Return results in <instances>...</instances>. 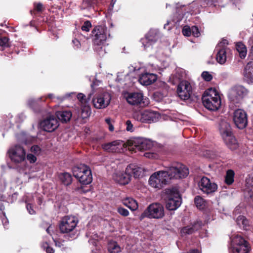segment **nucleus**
<instances>
[{"label": "nucleus", "mask_w": 253, "mask_h": 253, "mask_svg": "<svg viewBox=\"0 0 253 253\" xmlns=\"http://www.w3.org/2000/svg\"><path fill=\"white\" fill-rule=\"evenodd\" d=\"M78 220L73 216H65L61 220L59 229L61 233H68L73 232L76 227Z\"/></svg>", "instance_id": "nucleus-10"}, {"label": "nucleus", "mask_w": 253, "mask_h": 253, "mask_svg": "<svg viewBox=\"0 0 253 253\" xmlns=\"http://www.w3.org/2000/svg\"><path fill=\"white\" fill-rule=\"evenodd\" d=\"M235 173L232 169H229L227 171L225 181L228 185H231L234 182Z\"/></svg>", "instance_id": "nucleus-40"}, {"label": "nucleus", "mask_w": 253, "mask_h": 253, "mask_svg": "<svg viewBox=\"0 0 253 253\" xmlns=\"http://www.w3.org/2000/svg\"><path fill=\"white\" fill-rule=\"evenodd\" d=\"M156 80L157 76L155 74L145 73L139 76L138 81L143 85H148L155 82Z\"/></svg>", "instance_id": "nucleus-25"}, {"label": "nucleus", "mask_w": 253, "mask_h": 253, "mask_svg": "<svg viewBox=\"0 0 253 253\" xmlns=\"http://www.w3.org/2000/svg\"><path fill=\"white\" fill-rule=\"evenodd\" d=\"M248 45L251 47L250 55L253 56V37H250L248 41Z\"/></svg>", "instance_id": "nucleus-50"}, {"label": "nucleus", "mask_w": 253, "mask_h": 253, "mask_svg": "<svg viewBox=\"0 0 253 253\" xmlns=\"http://www.w3.org/2000/svg\"><path fill=\"white\" fill-rule=\"evenodd\" d=\"M73 47L75 49H78L81 47V43L79 40L75 38L72 40Z\"/></svg>", "instance_id": "nucleus-53"}, {"label": "nucleus", "mask_w": 253, "mask_h": 253, "mask_svg": "<svg viewBox=\"0 0 253 253\" xmlns=\"http://www.w3.org/2000/svg\"><path fill=\"white\" fill-rule=\"evenodd\" d=\"M96 1V0H83V6L84 8L93 6Z\"/></svg>", "instance_id": "nucleus-42"}, {"label": "nucleus", "mask_w": 253, "mask_h": 253, "mask_svg": "<svg viewBox=\"0 0 253 253\" xmlns=\"http://www.w3.org/2000/svg\"><path fill=\"white\" fill-rule=\"evenodd\" d=\"M125 97L128 103L131 105H145L147 104V99L144 98L143 93L140 92H129Z\"/></svg>", "instance_id": "nucleus-14"}, {"label": "nucleus", "mask_w": 253, "mask_h": 253, "mask_svg": "<svg viewBox=\"0 0 253 253\" xmlns=\"http://www.w3.org/2000/svg\"><path fill=\"white\" fill-rule=\"evenodd\" d=\"M189 174L188 169L181 164H174L165 170H160L153 173L149 179V183L154 188L161 189L169 184L172 179L185 178Z\"/></svg>", "instance_id": "nucleus-1"}, {"label": "nucleus", "mask_w": 253, "mask_h": 253, "mask_svg": "<svg viewBox=\"0 0 253 253\" xmlns=\"http://www.w3.org/2000/svg\"><path fill=\"white\" fill-rule=\"evenodd\" d=\"M8 153L13 162L16 164L24 163L26 158V152L20 145H15L10 147Z\"/></svg>", "instance_id": "nucleus-9"}, {"label": "nucleus", "mask_w": 253, "mask_h": 253, "mask_svg": "<svg viewBox=\"0 0 253 253\" xmlns=\"http://www.w3.org/2000/svg\"><path fill=\"white\" fill-rule=\"evenodd\" d=\"M177 92L181 100H187L192 94V86L189 82L184 80L182 81L177 86Z\"/></svg>", "instance_id": "nucleus-13"}, {"label": "nucleus", "mask_w": 253, "mask_h": 253, "mask_svg": "<svg viewBox=\"0 0 253 253\" xmlns=\"http://www.w3.org/2000/svg\"><path fill=\"white\" fill-rule=\"evenodd\" d=\"M159 36L157 31L151 30L145 36V38L141 39L144 49L149 50L152 45L157 41Z\"/></svg>", "instance_id": "nucleus-18"}, {"label": "nucleus", "mask_w": 253, "mask_h": 253, "mask_svg": "<svg viewBox=\"0 0 253 253\" xmlns=\"http://www.w3.org/2000/svg\"><path fill=\"white\" fill-rule=\"evenodd\" d=\"M33 196L31 194H28L24 197V200L27 204L28 203H31L33 200Z\"/></svg>", "instance_id": "nucleus-55"}, {"label": "nucleus", "mask_w": 253, "mask_h": 253, "mask_svg": "<svg viewBox=\"0 0 253 253\" xmlns=\"http://www.w3.org/2000/svg\"><path fill=\"white\" fill-rule=\"evenodd\" d=\"M216 54V60L220 64H223L226 61V51L225 47L218 48Z\"/></svg>", "instance_id": "nucleus-30"}, {"label": "nucleus", "mask_w": 253, "mask_h": 253, "mask_svg": "<svg viewBox=\"0 0 253 253\" xmlns=\"http://www.w3.org/2000/svg\"><path fill=\"white\" fill-rule=\"evenodd\" d=\"M202 225V222L200 221L194 222L193 223L182 228L181 230L182 235L191 234L199 230Z\"/></svg>", "instance_id": "nucleus-26"}, {"label": "nucleus", "mask_w": 253, "mask_h": 253, "mask_svg": "<svg viewBox=\"0 0 253 253\" xmlns=\"http://www.w3.org/2000/svg\"><path fill=\"white\" fill-rule=\"evenodd\" d=\"M244 79L248 84L253 83V62H249L243 72Z\"/></svg>", "instance_id": "nucleus-27"}, {"label": "nucleus", "mask_w": 253, "mask_h": 253, "mask_svg": "<svg viewBox=\"0 0 253 253\" xmlns=\"http://www.w3.org/2000/svg\"><path fill=\"white\" fill-rule=\"evenodd\" d=\"M122 145V141L120 140H116L103 144L102 148L104 151L108 152H118L120 151Z\"/></svg>", "instance_id": "nucleus-22"}, {"label": "nucleus", "mask_w": 253, "mask_h": 253, "mask_svg": "<svg viewBox=\"0 0 253 253\" xmlns=\"http://www.w3.org/2000/svg\"><path fill=\"white\" fill-rule=\"evenodd\" d=\"M2 198V195L0 194V211H2L4 209V206L3 205L4 201L1 200Z\"/></svg>", "instance_id": "nucleus-62"}, {"label": "nucleus", "mask_w": 253, "mask_h": 253, "mask_svg": "<svg viewBox=\"0 0 253 253\" xmlns=\"http://www.w3.org/2000/svg\"><path fill=\"white\" fill-rule=\"evenodd\" d=\"M72 94H73V93L66 94L65 95H64L63 96H55V99L57 100L58 101V102H61L63 100H64L65 99L69 97Z\"/></svg>", "instance_id": "nucleus-52"}, {"label": "nucleus", "mask_w": 253, "mask_h": 253, "mask_svg": "<svg viewBox=\"0 0 253 253\" xmlns=\"http://www.w3.org/2000/svg\"><path fill=\"white\" fill-rule=\"evenodd\" d=\"M228 41L226 40H223L220 43H218L217 45L216 49L218 50V48H221L222 45L227 44Z\"/></svg>", "instance_id": "nucleus-61"}, {"label": "nucleus", "mask_w": 253, "mask_h": 253, "mask_svg": "<svg viewBox=\"0 0 253 253\" xmlns=\"http://www.w3.org/2000/svg\"><path fill=\"white\" fill-rule=\"evenodd\" d=\"M244 193L246 199L253 201V176L249 175L246 178Z\"/></svg>", "instance_id": "nucleus-21"}, {"label": "nucleus", "mask_w": 253, "mask_h": 253, "mask_svg": "<svg viewBox=\"0 0 253 253\" xmlns=\"http://www.w3.org/2000/svg\"><path fill=\"white\" fill-rule=\"evenodd\" d=\"M10 197L11 198V202H13L14 201H16V199H17L18 193L17 192H15L13 194H12Z\"/></svg>", "instance_id": "nucleus-64"}, {"label": "nucleus", "mask_w": 253, "mask_h": 253, "mask_svg": "<svg viewBox=\"0 0 253 253\" xmlns=\"http://www.w3.org/2000/svg\"><path fill=\"white\" fill-rule=\"evenodd\" d=\"M191 34L195 37H199L200 36V33L199 32L198 28L196 26H192L191 28Z\"/></svg>", "instance_id": "nucleus-47"}, {"label": "nucleus", "mask_w": 253, "mask_h": 253, "mask_svg": "<svg viewBox=\"0 0 253 253\" xmlns=\"http://www.w3.org/2000/svg\"><path fill=\"white\" fill-rule=\"evenodd\" d=\"M165 215L164 208L159 203H153L149 205L141 215V218L145 217L149 218L159 219L163 217Z\"/></svg>", "instance_id": "nucleus-7"}, {"label": "nucleus", "mask_w": 253, "mask_h": 253, "mask_svg": "<svg viewBox=\"0 0 253 253\" xmlns=\"http://www.w3.org/2000/svg\"><path fill=\"white\" fill-rule=\"evenodd\" d=\"M249 247L247 242L240 235H236L231 238L230 253H248Z\"/></svg>", "instance_id": "nucleus-6"}, {"label": "nucleus", "mask_w": 253, "mask_h": 253, "mask_svg": "<svg viewBox=\"0 0 253 253\" xmlns=\"http://www.w3.org/2000/svg\"><path fill=\"white\" fill-rule=\"evenodd\" d=\"M94 94V91H92L91 92L89 93L87 97L86 98L85 95L82 93H79L78 94L77 97L78 99L81 102L82 104L84 105H86V103H87L89 100H90L92 97V96Z\"/></svg>", "instance_id": "nucleus-35"}, {"label": "nucleus", "mask_w": 253, "mask_h": 253, "mask_svg": "<svg viewBox=\"0 0 253 253\" xmlns=\"http://www.w3.org/2000/svg\"><path fill=\"white\" fill-rule=\"evenodd\" d=\"M219 131L226 146L231 150L238 148L239 144L231 131L230 124L225 120H222L219 124Z\"/></svg>", "instance_id": "nucleus-3"}, {"label": "nucleus", "mask_w": 253, "mask_h": 253, "mask_svg": "<svg viewBox=\"0 0 253 253\" xmlns=\"http://www.w3.org/2000/svg\"><path fill=\"white\" fill-rule=\"evenodd\" d=\"M194 201L196 207L200 210H203L206 207V202L201 196H196Z\"/></svg>", "instance_id": "nucleus-38"}, {"label": "nucleus", "mask_w": 253, "mask_h": 253, "mask_svg": "<svg viewBox=\"0 0 253 253\" xmlns=\"http://www.w3.org/2000/svg\"><path fill=\"white\" fill-rule=\"evenodd\" d=\"M9 39L7 37H3L0 38V49L3 50L5 48L9 46V43L8 42Z\"/></svg>", "instance_id": "nucleus-41"}, {"label": "nucleus", "mask_w": 253, "mask_h": 253, "mask_svg": "<svg viewBox=\"0 0 253 253\" xmlns=\"http://www.w3.org/2000/svg\"><path fill=\"white\" fill-rule=\"evenodd\" d=\"M160 118V115L157 112L145 110L138 115L137 119L143 123H150L158 121Z\"/></svg>", "instance_id": "nucleus-16"}, {"label": "nucleus", "mask_w": 253, "mask_h": 253, "mask_svg": "<svg viewBox=\"0 0 253 253\" xmlns=\"http://www.w3.org/2000/svg\"><path fill=\"white\" fill-rule=\"evenodd\" d=\"M126 130L127 131L133 132L134 131V127L130 120L126 121Z\"/></svg>", "instance_id": "nucleus-49"}, {"label": "nucleus", "mask_w": 253, "mask_h": 253, "mask_svg": "<svg viewBox=\"0 0 253 253\" xmlns=\"http://www.w3.org/2000/svg\"><path fill=\"white\" fill-rule=\"evenodd\" d=\"M91 99L95 108L102 109L106 108L110 104L111 96L108 92H103L93 94Z\"/></svg>", "instance_id": "nucleus-8"}, {"label": "nucleus", "mask_w": 253, "mask_h": 253, "mask_svg": "<svg viewBox=\"0 0 253 253\" xmlns=\"http://www.w3.org/2000/svg\"><path fill=\"white\" fill-rule=\"evenodd\" d=\"M43 247L45 248V251L47 253H54L53 249L49 247L46 243L43 245Z\"/></svg>", "instance_id": "nucleus-56"}, {"label": "nucleus", "mask_w": 253, "mask_h": 253, "mask_svg": "<svg viewBox=\"0 0 253 253\" xmlns=\"http://www.w3.org/2000/svg\"><path fill=\"white\" fill-rule=\"evenodd\" d=\"M131 146L134 150L144 151L152 147V143L148 140L143 138H135L131 140Z\"/></svg>", "instance_id": "nucleus-20"}, {"label": "nucleus", "mask_w": 253, "mask_h": 253, "mask_svg": "<svg viewBox=\"0 0 253 253\" xmlns=\"http://www.w3.org/2000/svg\"><path fill=\"white\" fill-rule=\"evenodd\" d=\"M56 116L62 123H67L72 117V113L70 111H59L56 113Z\"/></svg>", "instance_id": "nucleus-29"}, {"label": "nucleus", "mask_w": 253, "mask_h": 253, "mask_svg": "<svg viewBox=\"0 0 253 253\" xmlns=\"http://www.w3.org/2000/svg\"><path fill=\"white\" fill-rule=\"evenodd\" d=\"M123 204L132 211H135L138 208L137 202L132 198H127L123 200Z\"/></svg>", "instance_id": "nucleus-32"}, {"label": "nucleus", "mask_w": 253, "mask_h": 253, "mask_svg": "<svg viewBox=\"0 0 253 253\" xmlns=\"http://www.w3.org/2000/svg\"><path fill=\"white\" fill-rule=\"evenodd\" d=\"M204 105L211 111L217 110L221 106V99L215 88H211L206 90L202 96Z\"/></svg>", "instance_id": "nucleus-2"}, {"label": "nucleus", "mask_w": 253, "mask_h": 253, "mask_svg": "<svg viewBox=\"0 0 253 253\" xmlns=\"http://www.w3.org/2000/svg\"><path fill=\"white\" fill-rule=\"evenodd\" d=\"M118 212L122 215L126 216L129 214V211L127 210L122 207L118 208Z\"/></svg>", "instance_id": "nucleus-51"}, {"label": "nucleus", "mask_w": 253, "mask_h": 253, "mask_svg": "<svg viewBox=\"0 0 253 253\" xmlns=\"http://www.w3.org/2000/svg\"><path fill=\"white\" fill-rule=\"evenodd\" d=\"M199 189L207 195L212 194L217 189V184L209 178L203 176L198 182Z\"/></svg>", "instance_id": "nucleus-12"}, {"label": "nucleus", "mask_w": 253, "mask_h": 253, "mask_svg": "<svg viewBox=\"0 0 253 253\" xmlns=\"http://www.w3.org/2000/svg\"><path fill=\"white\" fill-rule=\"evenodd\" d=\"M248 225H249V221L244 216V219L242 221V226H243V228H245V229H247V227L248 226Z\"/></svg>", "instance_id": "nucleus-59"}, {"label": "nucleus", "mask_w": 253, "mask_h": 253, "mask_svg": "<svg viewBox=\"0 0 253 253\" xmlns=\"http://www.w3.org/2000/svg\"><path fill=\"white\" fill-rule=\"evenodd\" d=\"M26 209L30 214H34L35 213V211L33 209V206L31 203H28L26 205Z\"/></svg>", "instance_id": "nucleus-54"}, {"label": "nucleus", "mask_w": 253, "mask_h": 253, "mask_svg": "<svg viewBox=\"0 0 253 253\" xmlns=\"http://www.w3.org/2000/svg\"><path fill=\"white\" fill-rule=\"evenodd\" d=\"M247 94V90L242 85L234 87L231 91L229 98L233 103H239Z\"/></svg>", "instance_id": "nucleus-17"}, {"label": "nucleus", "mask_w": 253, "mask_h": 253, "mask_svg": "<svg viewBox=\"0 0 253 253\" xmlns=\"http://www.w3.org/2000/svg\"><path fill=\"white\" fill-rule=\"evenodd\" d=\"M97 236L96 234H94L93 235V237L92 239H90L89 240H88V242L90 243V244H92L93 245H94V246H96V241L97 240Z\"/></svg>", "instance_id": "nucleus-57"}, {"label": "nucleus", "mask_w": 253, "mask_h": 253, "mask_svg": "<svg viewBox=\"0 0 253 253\" xmlns=\"http://www.w3.org/2000/svg\"><path fill=\"white\" fill-rule=\"evenodd\" d=\"M202 77L206 81L209 82L211 81L212 79V75L207 71H204L202 73L201 75Z\"/></svg>", "instance_id": "nucleus-45"}, {"label": "nucleus", "mask_w": 253, "mask_h": 253, "mask_svg": "<svg viewBox=\"0 0 253 253\" xmlns=\"http://www.w3.org/2000/svg\"><path fill=\"white\" fill-rule=\"evenodd\" d=\"M92 34L93 38V42L94 44L99 45L105 42L109 36L110 34L108 33L107 28L104 25H98L95 26L92 31Z\"/></svg>", "instance_id": "nucleus-11"}, {"label": "nucleus", "mask_w": 253, "mask_h": 253, "mask_svg": "<svg viewBox=\"0 0 253 253\" xmlns=\"http://www.w3.org/2000/svg\"><path fill=\"white\" fill-rule=\"evenodd\" d=\"M12 123L9 118L0 120V130H8L11 127Z\"/></svg>", "instance_id": "nucleus-37"}, {"label": "nucleus", "mask_w": 253, "mask_h": 253, "mask_svg": "<svg viewBox=\"0 0 253 253\" xmlns=\"http://www.w3.org/2000/svg\"><path fill=\"white\" fill-rule=\"evenodd\" d=\"M131 175L126 170L125 172H117L113 175L114 180L121 185H126L128 183L130 180Z\"/></svg>", "instance_id": "nucleus-23"}, {"label": "nucleus", "mask_w": 253, "mask_h": 253, "mask_svg": "<svg viewBox=\"0 0 253 253\" xmlns=\"http://www.w3.org/2000/svg\"><path fill=\"white\" fill-rule=\"evenodd\" d=\"M61 181L65 185H69L72 183V175L68 172L61 173L59 175Z\"/></svg>", "instance_id": "nucleus-34"}, {"label": "nucleus", "mask_w": 253, "mask_h": 253, "mask_svg": "<svg viewBox=\"0 0 253 253\" xmlns=\"http://www.w3.org/2000/svg\"><path fill=\"white\" fill-rule=\"evenodd\" d=\"M73 175L83 184L87 185L92 180L90 169L85 165H80L73 169Z\"/></svg>", "instance_id": "nucleus-4"}, {"label": "nucleus", "mask_w": 253, "mask_h": 253, "mask_svg": "<svg viewBox=\"0 0 253 253\" xmlns=\"http://www.w3.org/2000/svg\"><path fill=\"white\" fill-rule=\"evenodd\" d=\"M167 194L166 201V208L169 211L176 210L181 204L182 200L180 195L176 189H168L166 190Z\"/></svg>", "instance_id": "nucleus-5"}, {"label": "nucleus", "mask_w": 253, "mask_h": 253, "mask_svg": "<svg viewBox=\"0 0 253 253\" xmlns=\"http://www.w3.org/2000/svg\"><path fill=\"white\" fill-rule=\"evenodd\" d=\"M59 126L58 121L53 116H50L41 123V126L45 131L52 132Z\"/></svg>", "instance_id": "nucleus-19"}, {"label": "nucleus", "mask_w": 253, "mask_h": 253, "mask_svg": "<svg viewBox=\"0 0 253 253\" xmlns=\"http://www.w3.org/2000/svg\"><path fill=\"white\" fill-rule=\"evenodd\" d=\"M43 97H40L37 99L30 98L27 101V104L34 112L40 113L42 110L40 102L43 101Z\"/></svg>", "instance_id": "nucleus-28"}, {"label": "nucleus", "mask_w": 253, "mask_h": 253, "mask_svg": "<svg viewBox=\"0 0 253 253\" xmlns=\"http://www.w3.org/2000/svg\"><path fill=\"white\" fill-rule=\"evenodd\" d=\"M90 114V109L89 107L86 105H84L83 107H82L80 111H78V116L83 119H85L89 117Z\"/></svg>", "instance_id": "nucleus-36"}, {"label": "nucleus", "mask_w": 253, "mask_h": 253, "mask_svg": "<svg viewBox=\"0 0 253 253\" xmlns=\"http://www.w3.org/2000/svg\"><path fill=\"white\" fill-rule=\"evenodd\" d=\"M236 48L241 58H244L246 56L247 49L246 45L243 42H237L236 44Z\"/></svg>", "instance_id": "nucleus-33"}, {"label": "nucleus", "mask_w": 253, "mask_h": 253, "mask_svg": "<svg viewBox=\"0 0 253 253\" xmlns=\"http://www.w3.org/2000/svg\"><path fill=\"white\" fill-rule=\"evenodd\" d=\"M35 9L38 11L41 12L43 9V5L41 3H39L35 5Z\"/></svg>", "instance_id": "nucleus-60"}, {"label": "nucleus", "mask_w": 253, "mask_h": 253, "mask_svg": "<svg viewBox=\"0 0 253 253\" xmlns=\"http://www.w3.org/2000/svg\"><path fill=\"white\" fill-rule=\"evenodd\" d=\"M182 33L185 36H190L191 34V28L188 25L184 26L182 29Z\"/></svg>", "instance_id": "nucleus-46"}, {"label": "nucleus", "mask_w": 253, "mask_h": 253, "mask_svg": "<svg viewBox=\"0 0 253 253\" xmlns=\"http://www.w3.org/2000/svg\"><path fill=\"white\" fill-rule=\"evenodd\" d=\"M126 171L130 175H133L135 178L142 177L144 174L145 169L134 164H130L126 168Z\"/></svg>", "instance_id": "nucleus-24"}, {"label": "nucleus", "mask_w": 253, "mask_h": 253, "mask_svg": "<svg viewBox=\"0 0 253 253\" xmlns=\"http://www.w3.org/2000/svg\"><path fill=\"white\" fill-rule=\"evenodd\" d=\"M184 8V5H180L179 3L176 4V14L177 15L172 20L174 23H176L181 21L185 13V10L183 9Z\"/></svg>", "instance_id": "nucleus-31"}, {"label": "nucleus", "mask_w": 253, "mask_h": 253, "mask_svg": "<svg viewBox=\"0 0 253 253\" xmlns=\"http://www.w3.org/2000/svg\"><path fill=\"white\" fill-rule=\"evenodd\" d=\"M244 216L239 215L237 218V219H236V222H237V224L239 225V226H242V221L244 220Z\"/></svg>", "instance_id": "nucleus-58"}, {"label": "nucleus", "mask_w": 253, "mask_h": 253, "mask_svg": "<svg viewBox=\"0 0 253 253\" xmlns=\"http://www.w3.org/2000/svg\"><path fill=\"white\" fill-rule=\"evenodd\" d=\"M91 27V24L89 21H86L81 27L83 31L88 32Z\"/></svg>", "instance_id": "nucleus-44"}, {"label": "nucleus", "mask_w": 253, "mask_h": 253, "mask_svg": "<svg viewBox=\"0 0 253 253\" xmlns=\"http://www.w3.org/2000/svg\"><path fill=\"white\" fill-rule=\"evenodd\" d=\"M233 121L236 126L239 129L244 128L247 125V115L246 112L241 109L236 110L234 112Z\"/></svg>", "instance_id": "nucleus-15"}, {"label": "nucleus", "mask_w": 253, "mask_h": 253, "mask_svg": "<svg viewBox=\"0 0 253 253\" xmlns=\"http://www.w3.org/2000/svg\"><path fill=\"white\" fill-rule=\"evenodd\" d=\"M218 0H205L207 4L209 5H214L215 3L217 2Z\"/></svg>", "instance_id": "nucleus-63"}, {"label": "nucleus", "mask_w": 253, "mask_h": 253, "mask_svg": "<svg viewBox=\"0 0 253 253\" xmlns=\"http://www.w3.org/2000/svg\"><path fill=\"white\" fill-rule=\"evenodd\" d=\"M108 248L110 253H118L121 251L120 247L115 242H110Z\"/></svg>", "instance_id": "nucleus-39"}, {"label": "nucleus", "mask_w": 253, "mask_h": 253, "mask_svg": "<svg viewBox=\"0 0 253 253\" xmlns=\"http://www.w3.org/2000/svg\"><path fill=\"white\" fill-rule=\"evenodd\" d=\"M30 151L32 154L39 156L41 154V149L38 145H34L31 148Z\"/></svg>", "instance_id": "nucleus-43"}, {"label": "nucleus", "mask_w": 253, "mask_h": 253, "mask_svg": "<svg viewBox=\"0 0 253 253\" xmlns=\"http://www.w3.org/2000/svg\"><path fill=\"white\" fill-rule=\"evenodd\" d=\"M37 155H35L32 153L28 154L27 155V160L30 163H34L36 162L37 161Z\"/></svg>", "instance_id": "nucleus-48"}]
</instances>
